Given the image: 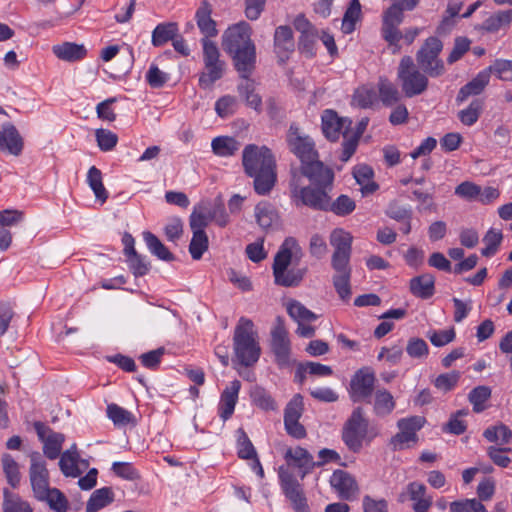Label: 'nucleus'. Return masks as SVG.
<instances>
[{
    "label": "nucleus",
    "instance_id": "obj_45",
    "mask_svg": "<svg viewBox=\"0 0 512 512\" xmlns=\"http://www.w3.org/2000/svg\"><path fill=\"white\" fill-rule=\"evenodd\" d=\"M3 495V512H33L30 504L22 499L18 494L12 493L8 489H4Z\"/></svg>",
    "mask_w": 512,
    "mask_h": 512
},
{
    "label": "nucleus",
    "instance_id": "obj_33",
    "mask_svg": "<svg viewBox=\"0 0 512 512\" xmlns=\"http://www.w3.org/2000/svg\"><path fill=\"white\" fill-rule=\"evenodd\" d=\"M114 501V493L110 487H102L93 491L86 504V512H97Z\"/></svg>",
    "mask_w": 512,
    "mask_h": 512
},
{
    "label": "nucleus",
    "instance_id": "obj_7",
    "mask_svg": "<svg viewBox=\"0 0 512 512\" xmlns=\"http://www.w3.org/2000/svg\"><path fill=\"white\" fill-rule=\"evenodd\" d=\"M443 49L442 41L434 36L428 37L416 53L417 66L431 78L445 74V64L440 58Z\"/></svg>",
    "mask_w": 512,
    "mask_h": 512
},
{
    "label": "nucleus",
    "instance_id": "obj_5",
    "mask_svg": "<svg viewBox=\"0 0 512 512\" xmlns=\"http://www.w3.org/2000/svg\"><path fill=\"white\" fill-rule=\"evenodd\" d=\"M410 56H404L399 63L397 76L404 95L412 98L423 94L429 86V75L420 70Z\"/></svg>",
    "mask_w": 512,
    "mask_h": 512
},
{
    "label": "nucleus",
    "instance_id": "obj_11",
    "mask_svg": "<svg viewBox=\"0 0 512 512\" xmlns=\"http://www.w3.org/2000/svg\"><path fill=\"white\" fill-rule=\"evenodd\" d=\"M242 164L247 175L255 174L265 168L276 167L271 150L266 146L259 147L255 144H249L244 148Z\"/></svg>",
    "mask_w": 512,
    "mask_h": 512
},
{
    "label": "nucleus",
    "instance_id": "obj_26",
    "mask_svg": "<svg viewBox=\"0 0 512 512\" xmlns=\"http://www.w3.org/2000/svg\"><path fill=\"white\" fill-rule=\"evenodd\" d=\"M298 243L295 238L288 237L282 243L279 251L275 255L273 263L274 278L281 275L283 270H286L291 262L293 251L298 249Z\"/></svg>",
    "mask_w": 512,
    "mask_h": 512
},
{
    "label": "nucleus",
    "instance_id": "obj_47",
    "mask_svg": "<svg viewBox=\"0 0 512 512\" xmlns=\"http://www.w3.org/2000/svg\"><path fill=\"white\" fill-rule=\"evenodd\" d=\"M78 452L65 451L60 454L59 467L66 477L76 478L81 474L78 468Z\"/></svg>",
    "mask_w": 512,
    "mask_h": 512
},
{
    "label": "nucleus",
    "instance_id": "obj_44",
    "mask_svg": "<svg viewBox=\"0 0 512 512\" xmlns=\"http://www.w3.org/2000/svg\"><path fill=\"white\" fill-rule=\"evenodd\" d=\"M356 208L355 201L346 194L339 195L335 200L330 198L327 212H332L336 216L344 217L351 214Z\"/></svg>",
    "mask_w": 512,
    "mask_h": 512
},
{
    "label": "nucleus",
    "instance_id": "obj_20",
    "mask_svg": "<svg viewBox=\"0 0 512 512\" xmlns=\"http://www.w3.org/2000/svg\"><path fill=\"white\" fill-rule=\"evenodd\" d=\"M213 8L208 0H202L195 12V21L203 38L201 42L210 40L218 34L216 21L212 18Z\"/></svg>",
    "mask_w": 512,
    "mask_h": 512
},
{
    "label": "nucleus",
    "instance_id": "obj_10",
    "mask_svg": "<svg viewBox=\"0 0 512 512\" xmlns=\"http://www.w3.org/2000/svg\"><path fill=\"white\" fill-rule=\"evenodd\" d=\"M278 476L281 489L294 512H310L302 485L288 468L281 466L278 470Z\"/></svg>",
    "mask_w": 512,
    "mask_h": 512
},
{
    "label": "nucleus",
    "instance_id": "obj_36",
    "mask_svg": "<svg viewBox=\"0 0 512 512\" xmlns=\"http://www.w3.org/2000/svg\"><path fill=\"white\" fill-rule=\"evenodd\" d=\"M244 80L238 85V92L240 96L246 101V104L260 111L262 106L261 97L255 93V83L249 78V76H241Z\"/></svg>",
    "mask_w": 512,
    "mask_h": 512
},
{
    "label": "nucleus",
    "instance_id": "obj_4",
    "mask_svg": "<svg viewBox=\"0 0 512 512\" xmlns=\"http://www.w3.org/2000/svg\"><path fill=\"white\" fill-rule=\"evenodd\" d=\"M376 435L377 432L370 427L361 407L352 411L342 430L343 442L354 453L362 449L364 441L370 442Z\"/></svg>",
    "mask_w": 512,
    "mask_h": 512
},
{
    "label": "nucleus",
    "instance_id": "obj_38",
    "mask_svg": "<svg viewBox=\"0 0 512 512\" xmlns=\"http://www.w3.org/2000/svg\"><path fill=\"white\" fill-rule=\"evenodd\" d=\"M274 46L278 54L294 50L293 31L291 27L284 25L276 28Z\"/></svg>",
    "mask_w": 512,
    "mask_h": 512
},
{
    "label": "nucleus",
    "instance_id": "obj_16",
    "mask_svg": "<svg viewBox=\"0 0 512 512\" xmlns=\"http://www.w3.org/2000/svg\"><path fill=\"white\" fill-rule=\"evenodd\" d=\"M301 173L309 179L311 185L333 189L334 172L318 158L305 165H301Z\"/></svg>",
    "mask_w": 512,
    "mask_h": 512
},
{
    "label": "nucleus",
    "instance_id": "obj_23",
    "mask_svg": "<svg viewBox=\"0 0 512 512\" xmlns=\"http://www.w3.org/2000/svg\"><path fill=\"white\" fill-rule=\"evenodd\" d=\"M24 147L23 138L17 128L10 122L0 127V151L19 156Z\"/></svg>",
    "mask_w": 512,
    "mask_h": 512
},
{
    "label": "nucleus",
    "instance_id": "obj_3",
    "mask_svg": "<svg viewBox=\"0 0 512 512\" xmlns=\"http://www.w3.org/2000/svg\"><path fill=\"white\" fill-rule=\"evenodd\" d=\"M253 331V322L241 318L233 336L234 352L239 363L245 367L254 365L260 358L261 348Z\"/></svg>",
    "mask_w": 512,
    "mask_h": 512
},
{
    "label": "nucleus",
    "instance_id": "obj_29",
    "mask_svg": "<svg viewBox=\"0 0 512 512\" xmlns=\"http://www.w3.org/2000/svg\"><path fill=\"white\" fill-rule=\"evenodd\" d=\"M53 53L63 61L75 62L83 59L87 54V50L82 44L64 42L53 46Z\"/></svg>",
    "mask_w": 512,
    "mask_h": 512
},
{
    "label": "nucleus",
    "instance_id": "obj_31",
    "mask_svg": "<svg viewBox=\"0 0 512 512\" xmlns=\"http://www.w3.org/2000/svg\"><path fill=\"white\" fill-rule=\"evenodd\" d=\"M356 182L361 186L363 196L373 194L378 188V184L373 181L374 172L368 165H359L353 171Z\"/></svg>",
    "mask_w": 512,
    "mask_h": 512
},
{
    "label": "nucleus",
    "instance_id": "obj_30",
    "mask_svg": "<svg viewBox=\"0 0 512 512\" xmlns=\"http://www.w3.org/2000/svg\"><path fill=\"white\" fill-rule=\"evenodd\" d=\"M276 167H269L257 171L255 174H248L254 179V189L259 195H267L276 183Z\"/></svg>",
    "mask_w": 512,
    "mask_h": 512
},
{
    "label": "nucleus",
    "instance_id": "obj_37",
    "mask_svg": "<svg viewBox=\"0 0 512 512\" xmlns=\"http://www.w3.org/2000/svg\"><path fill=\"white\" fill-rule=\"evenodd\" d=\"M379 98L386 107H392L399 103L401 93L398 88L387 79H380L378 83Z\"/></svg>",
    "mask_w": 512,
    "mask_h": 512
},
{
    "label": "nucleus",
    "instance_id": "obj_54",
    "mask_svg": "<svg viewBox=\"0 0 512 512\" xmlns=\"http://www.w3.org/2000/svg\"><path fill=\"white\" fill-rule=\"evenodd\" d=\"M306 273L305 268L283 270L281 275L275 277V283L284 287H293L299 285Z\"/></svg>",
    "mask_w": 512,
    "mask_h": 512
},
{
    "label": "nucleus",
    "instance_id": "obj_13",
    "mask_svg": "<svg viewBox=\"0 0 512 512\" xmlns=\"http://www.w3.org/2000/svg\"><path fill=\"white\" fill-rule=\"evenodd\" d=\"M426 420L422 416L401 418L397 422L399 432L391 439L394 450H402L410 447V443L418 441L417 432L424 426Z\"/></svg>",
    "mask_w": 512,
    "mask_h": 512
},
{
    "label": "nucleus",
    "instance_id": "obj_21",
    "mask_svg": "<svg viewBox=\"0 0 512 512\" xmlns=\"http://www.w3.org/2000/svg\"><path fill=\"white\" fill-rule=\"evenodd\" d=\"M426 486L423 483L414 481L406 487V492L399 495V502L403 503L407 497L414 502V512L428 511L432 505V497L426 495Z\"/></svg>",
    "mask_w": 512,
    "mask_h": 512
},
{
    "label": "nucleus",
    "instance_id": "obj_57",
    "mask_svg": "<svg viewBox=\"0 0 512 512\" xmlns=\"http://www.w3.org/2000/svg\"><path fill=\"white\" fill-rule=\"evenodd\" d=\"M107 415L109 419L118 426L127 425L134 420V416L131 412L114 403L107 406Z\"/></svg>",
    "mask_w": 512,
    "mask_h": 512
},
{
    "label": "nucleus",
    "instance_id": "obj_19",
    "mask_svg": "<svg viewBox=\"0 0 512 512\" xmlns=\"http://www.w3.org/2000/svg\"><path fill=\"white\" fill-rule=\"evenodd\" d=\"M321 120L322 132L332 142L337 141L344 131H350L352 125L350 119L340 118L335 111L330 109L323 111Z\"/></svg>",
    "mask_w": 512,
    "mask_h": 512
},
{
    "label": "nucleus",
    "instance_id": "obj_15",
    "mask_svg": "<svg viewBox=\"0 0 512 512\" xmlns=\"http://www.w3.org/2000/svg\"><path fill=\"white\" fill-rule=\"evenodd\" d=\"M39 440L43 443V453L50 459H57L62 450L63 443L65 442V435L60 432H55L48 425L41 421H36L33 424Z\"/></svg>",
    "mask_w": 512,
    "mask_h": 512
},
{
    "label": "nucleus",
    "instance_id": "obj_46",
    "mask_svg": "<svg viewBox=\"0 0 512 512\" xmlns=\"http://www.w3.org/2000/svg\"><path fill=\"white\" fill-rule=\"evenodd\" d=\"M484 247L481 249V254L484 257H492L497 252L503 241V233L499 229L490 228L482 239Z\"/></svg>",
    "mask_w": 512,
    "mask_h": 512
},
{
    "label": "nucleus",
    "instance_id": "obj_35",
    "mask_svg": "<svg viewBox=\"0 0 512 512\" xmlns=\"http://www.w3.org/2000/svg\"><path fill=\"white\" fill-rule=\"evenodd\" d=\"M240 142L230 136H218L211 142L212 151L219 157H229L240 149Z\"/></svg>",
    "mask_w": 512,
    "mask_h": 512
},
{
    "label": "nucleus",
    "instance_id": "obj_6",
    "mask_svg": "<svg viewBox=\"0 0 512 512\" xmlns=\"http://www.w3.org/2000/svg\"><path fill=\"white\" fill-rule=\"evenodd\" d=\"M332 190L327 187L313 185L301 187L292 182L290 184V197L296 207L305 206L315 211L327 212Z\"/></svg>",
    "mask_w": 512,
    "mask_h": 512
},
{
    "label": "nucleus",
    "instance_id": "obj_39",
    "mask_svg": "<svg viewBox=\"0 0 512 512\" xmlns=\"http://www.w3.org/2000/svg\"><path fill=\"white\" fill-rule=\"evenodd\" d=\"M286 310L288 315L297 323H310L318 318L314 312L297 300H289L286 304Z\"/></svg>",
    "mask_w": 512,
    "mask_h": 512
},
{
    "label": "nucleus",
    "instance_id": "obj_51",
    "mask_svg": "<svg viewBox=\"0 0 512 512\" xmlns=\"http://www.w3.org/2000/svg\"><path fill=\"white\" fill-rule=\"evenodd\" d=\"M469 413L468 409H461L451 414L448 422L444 425L443 431L454 435H461L467 429V424L463 417Z\"/></svg>",
    "mask_w": 512,
    "mask_h": 512
},
{
    "label": "nucleus",
    "instance_id": "obj_50",
    "mask_svg": "<svg viewBox=\"0 0 512 512\" xmlns=\"http://www.w3.org/2000/svg\"><path fill=\"white\" fill-rule=\"evenodd\" d=\"M361 5L358 0H352L349 7L344 13L342 20V31L345 34H350L355 30V24L360 18Z\"/></svg>",
    "mask_w": 512,
    "mask_h": 512
},
{
    "label": "nucleus",
    "instance_id": "obj_14",
    "mask_svg": "<svg viewBox=\"0 0 512 512\" xmlns=\"http://www.w3.org/2000/svg\"><path fill=\"white\" fill-rule=\"evenodd\" d=\"M303 412V397L296 394L286 405L284 410V427L288 435L295 439H303L307 432L299 422Z\"/></svg>",
    "mask_w": 512,
    "mask_h": 512
},
{
    "label": "nucleus",
    "instance_id": "obj_25",
    "mask_svg": "<svg viewBox=\"0 0 512 512\" xmlns=\"http://www.w3.org/2000/svg\"><path fill=\"white\" fill-rule=\"evenodd\" d=\"M284 459L288 466L297 467L301 471L302 478L316 466L313 456L308 450L300 446L288 448L284 454Z\"/></svg>",
    "mask_w": 512,
    "mask_h": 512
},
{
    "label": "nucleus",
    "instance_id": "obj_60",
    "mask_svg": "<svg viewBox=\"0 0 512 512\" xmlns=\"http://www.w3.org/2000/svg\"><path fill=\"white\" fill-rule=\"evenodd\" d=\"M2 464L8 483L12 487H16L20 482V472L17 462L11 455L5 454L2 458Z\"/></svg>",
    "mask_w": 512,
    "mask_h": 512
},
{
    "label": "nucleus",
    "instance_id": "obj_18",
    "mask_svg": "<svg viewBox=\"0 0 512 512\" xmlns=\"http://www.w3.org/2000/svg\"><path fill=\"white\" fill-rule=\"evenodd\" d=\"M375 384V375L368 369H359L350 381V397L353 402L371 397Z\"/></svg>",
    "mask_w": 512,
    "mask_h": 512
},
{
    "label": "nucleus",
    "instance_id": "obj_43",
    "mask_svg": "<svg viewBox=\"0 0 512 512\" xmlns=\"http://www.w3.org/2000/svg\"><path fill=\"white\" fill-rule=\"evenodd\" d=\"M37 499L46 502L50 509L56 512H66L68 510L67 498L57 488H49Z\"/></svg>",
    "mask_w": 512,
    "mask_h": 512
},
{
    "label": "nucleus",
    "instance_id": "obj_48",
    "mask_svg": "<svg viewBox=\"0 0 512 512\" xmlns=\"http://www.w3.org/2000/svg\"><path fill=\"white\" fill-rule=\"evenodd\" d=\"M490 397L491 389L484 385L473 388L468 394V400L472 404L475 413H480L486 409L485 403Z\"/></svg>",
    "mask_w": 512,
    "mask_h": 512
},
{
    "label": "nucleus",
    "instance_id": "obj_32",
    "mask_svg": "<svg viewBox=\"0 0 512 512\" xmlns=\"http://www.w3.org/2000/svg\"><path fill=\"white\" fill-rule=\"evenodd\" d=\"M178 32L179 28L177 23H160L154 28L152 32L151 43L154 47H161L168 41H173V39L178 35Z\"/></svg>",
    "mask_w": 512,
    "mask_h": 512
},
{
    "label": "nucleus",
    "instance_id": "obj_59",
    "mask_svg": "<svg viewBox=\"0 0 512 512\" xmlns=\"http://www.w3.org/2000/svg\"><path fill=\"white\" fill-rule=\"evenodd\" d=\"M484 437L490 442L508 444L512 439L511 430L505 425L489 427L484 431Z\"/></svg>",
    "mask_w": 512,
    "mask_h": 512
},
{
    "label": "nucleus",
    "instance_id": "obj_34",
    "mask_svg": "<svg viewBox=\"0 0 512 512\" xmlns=\"http://www.w3.org/2000/svg\"><path fill=\"white\" fill-rule=\"evenodd\" d=\"M143 239L148 250L159 260L171 262L175 259L169 249L159 240V238L149 231L143 232Z\"/></svg>",
    "mask_w": 512,
    "mask_h": 512
},
{
    "label": "nucleus",
    "instance_id": "obj_1",
    "mask_svg": "<svg viewBox=\"0 0 512 512\" xmlns=\"http://www.w3.org/2000/svg\"><path fill=\"white\" fill-rule=\"evenodd\" d=\"M353 236L341 228L334 229L330 234V244L334 251L331 257V267L334 270L333 285L339 297L347 301L351 296L350 259L352 254Z\"/></svg>",
    "mask_w": 512,
    "mask_h": 512
},
{
    "label": "nucleus",
    "instance_id": "obj_62",
    "mask_svg": "<svg viewBox=\"0 0 512 512\" xmlns=\"http://www.w3.org/2000/svg\"><path fill=\"white\" fill-rule=\"evenodd\" d=\"M251 397L254 404L263 410L269 411L277 408L275 400L264 388L256 387L252 391Z\"/></svg>",
    "mask_w": 512,
    "mask_h": 512
},
{
    "label": "nucleus",
    "instance_id": "obj_49",
    "mask_svg": "<svg viewBox=\"0 0 512 512\" xmlns=\"http://www.w3.org/2000/svg\"><path fill=\"white\" fill-rule=\"evenodd\" d=\"M208 210L209 222H215L220 227H225L230 222L229 215L226 212L225 206L221 200L215 201L214 204L204 202Z\"/></svg>",
    "mask_w": 512,
    "mask_h": 512
},
{
    "label": "nucleus",
    "instance_id": "obj_40",
    "mask_svg": "<svg viewBox=\"0 0 512 512\" xmlns=\"http://www.w3.org/2000/svg\"><path fill=\"white\" fill-rule=\"evenodd\" d=\"M87 183L98 201L102 204L108 199V191L105 189L102 181V172L96 166L89 168L87 173Z\"/></svg>",
    "mask_w": 512,
    "mask_h": 512
},
{
    "label": "nucleus",
    "instance_id": "obj_56",
    "mask_svg": "<svg viewBox=\"0 0 512 512\" xmlns=\"http://www.w3.org/2000/svg\"><path fill=\"white\" fill-rule=\"evenodd\" d=\"M491 76L494 73L500 80L512 82V61L506 59H496L492 65L486 68Z\"/></svg>",
    "mask_w": 512,
    "mask_h": 512
},
{
    "label": "nucleus",
    "instance_id": "obj_63",
    "mask_svg": "<svg viewBox=\"0 0 512 512\" xmlns=\"http://www.w3.org/2000/svg\"><path fill=\"white\" fill-rule=\"evenodd\" d=\"M451 512H487L485 506L477 499H464L450 503Z\"/></svg>",
    "mask_w": 512,
    "mask_h": 512
},
{
    "label": "nucleus",
    "instance_id": "obj_8",
    "mask_svg": "<svg viewBox=\"0 0 512 512\" xmlns=\"http://www.w3.org/2000/svg\"><path fill=\"white\" fill-rule=\"evenodd\" d=\"M204 71L199 74V86L210 89L225 72V62L220 59L217 45L211 40L202 41Z\"/></svg>",
    "mask_w": 512,
    "mask_h": 512
},
{
    "label": "nucleus",
    "instance_id": "obj_28",
    "mask_svg": "<svg viewBox=\"0 0 512 512\" xmlns=\"http://www.w3.org/2000/svg\"><path fill=\"white\" fill-rule=\"evenodd\" d=\"M411 293L421 299H428L435 292V278L432 274L425 273L410 280Z\"/></svg>",
    "mask_w": 512,
    "mask_h": 512
},
{
    "label": "nucleus",
    "instance_id": "obj_41",
    "mask_svg": "<svg viewBox=\"0 0 512 512\" xmlns=\"http://www.w3.org/2000/svg\"><path fill=\"white\" fill-rule=\"evenodd\" d=\"M255 217L257 223L263 229L270 228L278 218L274 206L267 201L259 202L256 205Z\"/></svg>",
    "mask_w": 512,
    "mask_h": 512
},
{
    "label": "nucleus",
    "instance_id": "obj_24",
    "mask_svg": "<svg viewBox=\"0 0 512 512\" xmlns=\"http://www.w3.org/2000/svg\"><path fill=\"white\" fill-rule=\"evenodd\" d=\"M240 389L241 382L233 380L221 393L218 414L223 421L228 420L233 415Z\"/></svg>",
    "mask_w": 512,
    "mask_h": 512
},
{
    "label": "nucleus",
    "instance_id": "obj_53",
    "mask_svg": "<svg viewBox=\"0 0 512 512\" xmlns=\"http://www.w3.org/2000/svg\"><path fill=\"white\" fill-rule=\"evenodd\" d=\"M238 438H237V455L240 459L250 460L251 458L257 455L254 445L249 439L246 432L239 428L237 430Z\"/></svg>",
    "mask_w": 512,
    "mask_h": 512
},
{
    "label": "nucleus",
    "instance_id": "obj_55",
    "mask_svg": "<svg viewBox=\"0 0 512 512\" xmlns=\"http://www.w3.org/2000/svg\"><path fill=\"white\" fill-rule=\"evenodd\" d=\"M482 109V101L479 99H475L470 103V105L466 109H463L459 112V119L464 125L472 126L479 119Z\"/></svg>",
    "mask_w": 512,
    "mask_h": 512
},
{
    "label": "nucleus",
    "instance_id": "obj_22",
    "mask_svg": "<svg viewBox=\"0 0 512 512\" xmlns=\"http://www.w3.org/2000/svg\"><path fill=\"white\" fill-rule=\"evenodd\" d=\"M330 484L342 500H352L358 493L356 480L344 470H335L330 477Z\"/></svg>",
    "mask_w": 512,
    "mask_h": 512
},
{
    "label": "nucleus",
    "instance_id": "obj_64",
    "mask_svg": "<svg viewBox=\"0 0 512 512\" xmlns=\"http://www.w3.org/2000/svg\"><path fill=\"white\" fill-rule=\"evenodd\" d=\"M456 333L454 328L446 330H430L427 332L426 337L430 340L432 345L442 347L451 343L455 339Z\"/></svg>",
    "mask_w": 512,
    "mask_h": 512
},
{
    "label": "nucleus",
    "instance_id": "obj_2",
    "mask_svg": "<svg viewBox=\"0 0 512 512\" xmlns=\"http://www.w3.org/2000/svg\"><path fill=\"white\" fill-rule=\"evenodd\" d=\"M222 47L233 58L240 76H250L255 68L256 49L249 24L240 22L229 27L222 36Z\"/></svg>",
    "mask_w": 512,
    "mask_h": 512
},
{
    "label": "nucleus",
    "instance_id": "obj_42",
    "mask_svg": "<svg viewBox=\"0 0 512 512\" xmlns=\"http://www.w3.org/2000/svg\"><path fill=\"white\" fill-rule=\"evenodd\" d=\"M393 395L386 389H378L375 392L374 412L377 416L389 415L395 408Z\"/></svg>",
    "mask_w": 512,
    "mask_h": 512
},
{
    "label": "nucleus",
    "instance_id": "obj_52",
    "mask_svg": "<svg viewBox=\"0 0 512 512\" xmlns=\"http://www.w3.org/2000/svg\"><path fill=\"white\" fill-rule=\"evenodd\" d=\"M193 236L189 244V252L194 260H199L208 249V237L205 231H192Z\"/></svg>",
    "mask_w": 512,
    "mask_h": 512
},
{
    "label": "nucleus",
    "instance_id": "obj_27",
    "mask_svg": "<svg viewBox=\"0 0 512 512\" xmlns=\"http://www.w3.org/2000/svg\"><path fill=\"white\" fill-rule=\"evenodd\" d=\"M489 71L486 68L483 69L471 81L461 87L456 98L457 102H463L470 96L482 93L490 81Z\"/></svg>",
    "mask_w": 512,
    "mask_h": 512
},
{
    "label": "nucleus",
    "instance_id": "obj_58",
    "mask_svg": "<svg viewBox=\"0 0 512 512\" xmlns=\"http://www.w3.org/2000/svg\"><path fill=\"white\" fill-rule=\"evenodd\" d=\"M208 210L204 202L194 208L190 216V227L192 231H204L209 224Z\"/></svg>",
    "mask_w": 512,
    "mask_h": 512
},
{
    "label": "nucleus",
    "instance_id": "obj_17",
    "mask_svg": "<svg viewBox=\"0 0 512 512\" xmlns=\"http://www.w3.org/2000/svg\"><path fill=\"white\" fill-rule=\"evenodd\" d=\"M30 482L36 498L48 490L49 487V472L46 468V463L39 452L30 454Z\"/></svg>",
    "mask_w": 512,
    "mask_h": 512
},
{
    "label": "nucleus",
    "instance_id": "obj_12",
    "mask_svg": "<svg viewBox=\"0 0 512 512\" xmlns=\"http://www.w3.org/2000/svg\"><path fill=\"white\" fill-rule=\"evenodd\" d=\"M271 350L275 356V362L280 369L292 366L291 343L288 332L280 318H278L277 325L271 331Z\"/></svg>",
    "mask_w": 512,
    "mask_h": 512
},
{
    "label": "nucleus",
    "instance_id": "obj_61",
    "mask_svg": "<svg viewBox=\"0 0 512 512\" xmlns=\"http://www.w3.org/2000/svg\"><path fill=\"white\" fill-rule=\"evenodd\" d=\"M130 270L136 277L144 276L150 271V262L146 257L137 252L127 256Z\"/></svg>",
    "mask_w": 512,
    "mask_h": 512
},
{
    "label": "nucleus",
    "instance_id": "obj_9",
    "mask_svg": "<svg viewBox=\"0 0 512 512\" xmlns=\"http://www.w3.org/2000/svg\"><path fill=\"white\" fill-rule=\"evenodd\" d=\"M286 142L290 152L300 160L301 165L316 160L319 156L313 139L294 123L288 129Z\"/></svg>",
    "mask_w": 512,
    "mask_h": 512
}]
</instances>
